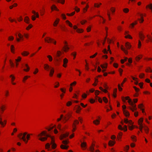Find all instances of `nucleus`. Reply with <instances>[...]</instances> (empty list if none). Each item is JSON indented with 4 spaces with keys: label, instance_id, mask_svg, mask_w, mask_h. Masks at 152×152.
<instances>
[{
    "label": "nucleus",
    "instance_id": "f257e3e1",
    "mask_svg": "<svg viewBox=\"0 0 152 152\" xmlns=\"http://www.w3.org/2000/svg\"><path fill=\"white\" fill-rule=\"evenodd\" d=\"M37 136L38 137L39 139L42 141H44L46 140L48 137H50L51 140L50 144L48 143L45 145L46 148L48 149V150H50V144L52 145L51 147L52 149H55L56 147V145L54 142V138L50 135L47 134L46 132L42 131L41 133L38 134Z\"/></svg>",
    "mask_w": 152,
    "mask_h": 152
},
{
    "label": "nucleus",
    "instance_id": "f03ea898",
    "mask_svg": "<svg viewBox=\"0 0 152 152\" xmlns=\"http://www.w3.org/2000/svg\"><path fill=\"white\" fill-rule=\"evenodd\" d=\"M128 102L129 104L132 106V108L131 107H129L131 110L133 112L134 111V110H137V108L136 107V105L133 104V102L132 101L131 99H128Z\"/></svg>",
    "mask_w": 152,
    "mask_h": 152
},
{
    "label": "nucleus",
    "instance_id": "7ed1b4c3",
    "mask_svg": "<svg viewBox=\"0 0 152 152\" xmlns=\"http://www.w3.org/2000/svg\"><path fill=\"white\" fill-rule=\"evenodd\" d=\"M25 135H24L22 133H20L18 136V137L20 139L22 140L25 142L27 143L28 142V140H26L25 138Z\"/></svg>",
    "mask_w": 152,
    "mask_h": 152
},
{
    "label": "nucleus",
    "instance_id": "20e7f679",
    "mask_svg": "<svg viewBox=\"0 0 152 152\" xmlns=\"http://www.w3.org/2000/svg\"><path fill=\"white\" fill-rule=\"evenodd\" d=\"M99 91H96L95 92V94L96 96V99H98V101L100 103H102V100L101 98L97 96L99 94Z\"/></svg>",
    "mask_w": 152,
    "mask_h": 152
},
{
    "label": "nucleus",
    "instance_id": "39448f33",
    "mask_svg": "<svg viewBox=\"0 0 152 152\" xmlns=\"http://www.w3.org/2000/svg\"><path fill=\"white\" fill-rule=\"evenodd\" d=\"M7 121L6 120H4L3 122L2 121V118L0 117V124L1 125L2 127H4L6 124Z\"/></svg>",
    "mask_w": 152,
    "mask_h": 152
},
{
    "label": "nucleus",
    "instance_id": "423d86ee",
    "mask_svg": "<svg viewBox=\"0 0 152 152\" xmlns=\"http://www.w3.org/2000/svg\"><path fill=\"white\" fill-rule=\"evenodd\" d=\"M73 28L75 29H76V31L77 32L79 33H81L83 31V30L82 29H80L79 28H78L76 26H74Z\"/></svg>",
    "mask_w": 152,
    "mask_h": 152
},
{
    "label": "nucleus",
    "instance_id": "0eeeda50",
    "mask_svg": "<svg viewBox=\"0 0 152 152\" xmlns=\"http://www.w3.org/2000/svg\"><path fill=\"white\" fill-rule=\"evenodd\" d=\"M69 133H66L65 134L61 135L60 137V139L61 140L63 139L64 138H66L68 137L69 135Z\"/></svg>",
    "mask_w": 152,
    "mask_h": 152
},
{
    "label": "nucleus",
    "instance_id": "6e6552de",
    "mask_svg": "<svg viewBox=\"0 0 152 152\" xmlns=\"http://www.w3.org/2000/svg\"><path fill=\"white\" fill-rule=\"evenodd\" d=\"M124 122L126 124H129V125H132L133 123L131 121H128V119H124Z\"/></svg>",
    "mask_w": 152,
    "mask_h": 152
},
{
    "label": "nucleus",
    "instance_id": "1a4fd4ad",
    "mask_svg": "<svg viewBox=\"0 0 152 152\" xmlns=\"http://www.w3.org/2000/svg\"><path fill=\"white\" fill-rule=\"evenodd\" d=\"M47 38L48 39H46V38L45 39V42L49 43L50 42H51L52 41H53V39H51L49 37H47Z\"/></svg>",
    "mask_w": 152,
    "mask_h": 152
},
{
    "label": "nucleus",
    "instance_id": "9d476101",
    "mask_svg": "<svg viewBox=\"0 0 152 152\" xmlns=\"http://www.w3.org/2000/svg\"><path fill=\"white\" fill-rule=\"evenodd\" d=\"M76 110V112L77 113H79L80 112L81 110V107L79 106H77L75 108Z\"/></svg>",
    "mask_w": 152,
    "mask_h": 152
},
{
    "label": "nucleus",
    "instance_id": "9b49d317",
    "mask_svg": "<svg viewBox=\"0 0 152 152\" xmlns=\"http://www.w3.org/2000/svg\"><path fill=\"white\" fill-rule=\"evenodd\" d=\"M68 62V60L66 58H65L63 60L64 64L63 66L65 67H66V64Z\"/></svg>",
    "mask_w": 152,
    "mask_h": 152
},
{
    "label": "nucleus",
    "instance_id": "f8f14e48",
    "mask_svg": "<svg viewBox=\"0 0 152 152\" xmlns=\"http://www.w3.org/2000/svg\"><path fill=\"white\" fill-rule=\"evenodd\" d=\"M63 49L64 52H66L69 49V48L67 45H66L63 48Z\"/></svg>",
    "mask_w": 152,
    "mask_h": 152
},
{
    "label": "nucleus",
    "instance_id": "ddd939ff",
    "mask_svg": "<svg viewBox=\"0 0 152 152\" xmlns=\"http://www.w3.org/2000/svg\"><path fill=\"white\" fill-rule=\"evenodd\" d=\"M59 19H57L53 23V26H57V25L58 24L59 21Z\"/></svg>",
    "mask_w": 152,
    "mask_h": 152
},
{
    "label": "nucleus",
    "instance_id": "4468645a",
    "mask_svg": "<svg viewBox=\"0 0 152 152\" xmlns=\"http://www.w3.org/2000/svg\"><path fill=\"white\" fill-rule=\"evenodd\" d=\"M123 113H124V114L125 115L126 117L129 116V113L127 110H124Z\"/></svg>",
    "mask_w": 152,
    "mask_h": 152
},
{
    "label": "nucleus",
    "instance_id": "2eb2a0df",
    "mask_svg": "<svg viewBox=\"0 0 152 152\" xmlns=\"http://www.w3.org/2000/svg\"><path fill=\"white\" fill-rule=\"evenodd\" d=\"M54 71L53 68H52L50 70V75L52 77L53 76V74L54 73Z\"/></svg>",
    "mask_w": 152,
    "mask_h": 152
},
{
    "label": "nucleus",
    "instance_id": "dca6fc26",
    "mask_svg": "<svg viewBox=\"0 0 152 152\" xmlns=\"http://www.w3.org/2000/svg\"><path fill=\"white\" fill-rule=\"evenodd\" d=\"M125 45L128 49H129L131 47L130 44L128 42H126Z\"/></svg>",
    "mask_w": 152,
    "mask_h": 152
},
{
    "label": "nucleus",
    "instance_id": "f3484780",
    "mask_svg": "<svg viewBox=\"0 0 152 152\" xmlns=\"http://www.w3.org/2000/svg\"><path fill=\"white\" fill-rule=\"evenodd\" d=\"M5 108V106L4 105H2L0 109L1 110L0 112L1 113H3L4 110Z\"/></svg>",
    "mask_w": 152,
    "mask_h": 152
},
{
    "label": "nucleus",
    "instance_id": "a211bd4d",
    "mask_svg": "<svg viewBox=\"0 0 152 152\" xmlns=\"http://www.w3.org/2000/svg\"><path fill=\"white\" fill-rule=\"evenodd\" d=\"M25 66L26 67L27 69H24L23 70L25 71L28 72L30 69L29 67L27 64H25Z\"/></svg>",
    "mask_w": 152,
    "mask_h": 152
},
{
    "label": "nucleus",
    "instance_id": "6ab92c4d",
    "mask_svg": "<svg viewBox=\"0 0 152 152\" xmlns=\"http://www.w3.org/2000/svg\"><path fill=\"white\" fill-rule=\"evenodd\" d=\"M24 21L26 23H29V18L27 16H26L25 17V19H24Z\"/></svg>",
    "mask_w": 152,
    "mask_h": 152
},
{
    "label": "nucleus",
    "instance_id": "aec40b11",
    "mask_svg": "<svg viewBox=\"0 0 152 152\" xmlns=\"http://www.w3.org/2000/svg\"><path fill=\"white\" fill-rule=\"evenodd\" d=\"M94 144H92V146H91L90 147V151L91 152H94Z\"/></svg>",
    "mask_w": 152,
    "mask_h": 152
},
{
    "label": "nucleus",
    "instance_id": "412c9836",
    "mask_svg": "<svg viewBox=\"0 0 152 152\" xmlns=\"http://www.w3.org/2000/svg\"><path fill=\"white\" fill-rule=\"evenodd\" d=\"M51 9L52 10H55L57 11H58V10L57 8L54 5H53L51 7Z\"/></svg>",
    "mask_w": 152,
    "mask_h": 152
},
{
    "label": "nucleus",
    "instance_id": "4be33fe9",
    "mask_svg": "<svg viewBox=\"0 0 152 152\" xmlns=\"http://www.w3.org/2000/svg\"><path fill=\"white\" fill-rule=\"evenodd\" d=\"M115 142L110 140L109 142V145L110 146H113L115 143Z\"/></svg>",
    "mask_w": 152,
    "mask_h": 152
},
{
    "label": "nucleus",
    "instance_id": "5701e85b",
    "mask_svg": "<svg viewBox=\"0 0 152 152\" xmlns=\"http://www.w3.org/2000/svg\"><path fill=\"white\" fill-rule=\"evenodd\" d=\"M140 15L141 17V19H138V20L140 21V23H142L144 21L143 19V17H142V14H140Z\"/></svg>",
    "mask_w": 152,
    "mask_h": 152
},
{
    "label": "nucleus",
    "instance_id": "b1692460",
    "mask_svg": "<svg viewBox=\"0 0 152 152\" xmlns=\"http://www.w3.org/2000/svg\"><path fill=\"white\" fill-rule=\"evenodd\" d=\"M68 147H69L68 146H65V145H61V148L62 149H67L68 148Z\"/></svg>",
    "mask_w": 152,
    "mask_h": 152
},
{
    "label": "nucleus",
    "instance_id": "393cba45",
    "mask_svg": "<svg viewBox=\"0 0 152 152\" xmlns=\"http://www.w3.org/2000/svg\"><path fill=\"white\" fill-rule=\"evenodd\" d=\"M144 129L145 130L146 133H147L148 131V129L147 127L145 125L144 126Z\"/></svg>",
    "mask_w": 152,
    "mask_h": 152
},
{
    "label": "nucleus",
    "instance_id": "a878e982",
    "mask_svg": "<svg viewBox=\"0 0 152 152\" xmlns=\"http://www.w3.org/2000/svg\"><path fill=\"white\" fill-rule=\"evenodd\" d=\"M121 50H123L126 54H128V52L122 46H121Z\"/></svg>",
    "mask_w": 152,
    "mask_h": 152
},
{
    "label": "nucleus",
    "instance_id": "bb28decb",
    "mask_svg": "<svg viewBox=\"0 0 152 152\" xmlns=\"http://www.w3.org/2000/svg\"><path fill=\"white\" fill-rule=\"evenodd\" d=\"M102 4L101 3H99V4L98 3H95L94 4V6L96 7H99Z\"/></svg>",
    "mask_w": 152,
    "mask_h": 152
},
{
    "label": "nucleus",
    "instance_id": "cd10ccee",
    "mask_svg": "<svg viewBox=\"0 0 152 152\" xmlns=\"http://www.w3.org/2000/svg\"><path fill=\"white\" fill-rule=\"evenodd\" d=\"M140 125V131L142 132V129L144 128V126H143L142 124H139Z\"/></svg>",
    "mask_w": 152,
    "mask_h": 152
},
{
    "label": "nucleus",
    "instance_id": "c85d7f7f",
    "mask_svg": "<svg viewBox=\"0 0 152 152\" xmlns=\"http://www.w3.org/2000/svg\"><path fill=\"white\" fill-rule=\"evenodd\" d=\"M93 123L96 125L99 124V121L98 120H96L93 121Z\"/></svg>",
    "mask_w": 152,
    "mask_h": 152
},
{
    "label": "nucleus",
    "instance_id": "c756f323",
    "mask_svg": "<svg viewBox=\"0 0 152 152\" xmlns=\"http://www.w3.org/2000/svg\"><path fill=\"white\" fill-rule=\"evenodd\" d=\"M61 53L60 51H58L57 52V54H56V56H57V57H59L60 56H61Z\"/></svg>",
    "mask_w": 152,
    "mask_h": 152
},
{
    "label": "nucleus",
    "instance_id": "7c9ffc66",
    "mask_svg": "<svg viewBox=\"0 0 152 152\" xmlns=\"http://www.w3.org/2000/svg\"><path fill=\"white\" fill-rule=\"evenodd\" d=\"M139 36L140 39L142 40H143L144 38V36L141 33H140L139 34Z\"/></svg>",
    "mask_w": 152,
    "mask_h": 152
},
{
    "label": "nucleus",
    "instance_id": "2f4dec72",
    "mask_svg": "<svg viewBox=\"0 0 152 152\" xmlns=\"http://www.w3.org/2000/svg\"><path fill=\"white\" fill-rule=\"evenodd\" d=\"M86 145V142H81V146L82 148L85 147Z\"/></svg>",
    "mask_w": 152,
    "mask_h": 152
},
{
    "label": "nucleus",
    "instance_id": "473e14b6",
    "mask_svg": "<svg viewBox=\"0 0 152 152\" xmlns=\"http://www.w3.org/2000/svg\"><path fill=\"white\" fill-rule=\"evenodd\" d=\"M66 115L67 116V118L66 117H65L64 118V119L66 121H68V120L69 119V118L70 117V115Z\"/></svg>",
    "mask_w": 152,
    "mask_h": 152
},
{
    "label": "nucleus",
    "instance_id": "72a5a7b5",
    "mask_svg": "<svg viewBox=\"0 0 152 152\" xmlns=\"http://www.w3.org/2000/svg\"><path fill=\"white\" fill-rule=\"evenodd\" d=\"M50 68L49 66L47 64H45L44 65V68L47 70Z\"/></svg>",
    "mask_w": 152,
    "mask_h": 152
},
{
    "label": "nucleus",
    "instance_id": "f704fd0d",
    "mask_svg": "<svg viewBox=\"0 0 152 152\" xmlns=\"http://www.w3.org/2000/svg\"><path fill=\"white\" fill-rule=\"evenodd\" d=\"M66 23L69 25V26L70 27H72V24L68 20H67L66 21Z\"/></svg>",
    "mask_w": 152,
    "mask_h": 152
},
{
    "label": "nucleus",
    "instance_id": "c9c22d12",
    "mask_svg": "<svg viewBox=\"0 0 152 152\" xmlns=\"http://www.w3.org/2000/svg\"><path fill=\"white\" fill-rule=\"evenodd\" d=\"M57 1L58 3H60L62 4H64L65 2L64 0H56Z\"/></svg>",
    "mask_w": 152,
    "mask_h": 152
},
{
    "label": "nucleus",
    "instance_id": "e433bc0d",
    "mask_svg": "<svg viewBox=\"0 0 152 152\" xmlns=\"http://www.w3.org/2000/svg\"><path fill=\"white\" fill-rule=\"evenodd\" d=\"M9 95V92L8 91H6L5 92V96L7 97Z\"/></svg>",
    "mask_w": 152,
    "mask_h": 152
},
{
    "label": "nucleus",
    "instance_id": "4c0bfd02",
    "mask_svg": "<svg viewBox=\"0 0 152 152\" xmlns=\"http://www.w3.org/2000/svg\"><path fill=\"white\" fill-rule=\"evenodd\" d=\"M99 89L101 90H102V91H103L104 92V93H107V91L106 90V89H104L102 87H99Z\"/></svg>",
    "mask_w": 152,
    "mask_h": 152
},
{
    "label": "nucleus",
    "instance_id": "58836bf2",
    "mask_svg": "<svg viewBox=\"0 0 152 152\" xmlns=\"http://www.w3.org/2000/svg\"><path fill=\"white\" fill-rule=\"evenodd\" d=\"M28 54L29 53H27V52L26 51H24L23 53H22V55H23V56H27Z\"/></svg>",
    "mask_w": 152,
    "mask_h": 152
},
{
    "label": "nucleus",
    "instance_id": "ea45409f",
    "mask_svg": "<svg viewBox=\"0 0 152 152\" xmlns=\"http://www.w3.org/2000/svg\"><path fill=\"white\" fill-rule=\"evenodd\" d=\"M47 57L49 58V61H52L53 58L51 56L48 55L47 56Z\"/></svg>",
    "mask_w": 152,
    "mask_h": 152
},
{
    "label": "nucleus",
    "instance_id": "a19ab883",
    "mask_svg": "<svg viewBox=\"0 0 152 152\" xmlns=\"http://www.w3.org/2000/svg\"><path fill=\"white\" fill-rule=\"evenodd\" d=\"M142 57V56H140V57L138 56H137L135 58V59L136 61H138Z\"/></svg>",
    "mask_w": 152,
    "mask_h": 152
},
{
    "label": "nucleus",
    "instance_id": "79ce46f5",
    "mask_svg": "<svg viewBox=\"0 0 152 152\" xmlns=\"http://www.w3.org/2000/svg\"><path fill=\"white\" fill-rule=\"evenodd\" d=\"M135 136H133L131 137V138L132 139L133 141H136V139L135 138Z\"/></svg>",
    "mask_w": 152,
    "mask_h": 152
},
{
    "label": "nucleus",
    "instance_id": "37998d69",
    "mask_svg": "<svg viewBox=\"0 0 152 152\" xmlns=\"http://www.w3.org/2000/svg\"><path fill=\"white\" fill-rule=\"evenodd\" d=\"M123 11L125 13H126L129 12V10L128 8H125L123 9Z\"/></svg>",
    "mask_w": 152,
    "mask_h": 152
},
{
    "label": "nucleus",
    "instance_id": "c03bdc74",
    "mask_svg": "<svg viewBox=\"0 0 152 152\" xmlns=\"http://www.w3.org/2000/svg\"><path fill=\"white\" fill-rule=\"evenodd\" d=\"M103 100L106 103H107L108 102L107 99L105 97H103Z\"/></svg>",
    "mask_w": 152,
    "mask_h": 152
},
{
    "label": "nucleus",
    "instance_id": "a18cd8bd",
    "mask_svg": "<svg viewBox=\"0 0 152 152\" xmlns=\"http://www.w3.org/2000/svg\"><path fill=\"white\" fill-rule=\"evenodd\" d=\"M142 106V104H140L138 106V107L139 108H140L141 110H142V112L143 113L144 112V110L143 109H142L141 108V107Z\"/></svg>",
    "mask_w": 152,
    "mask_h": 152
},
{
    "label": "nucleus",
    "instance_id": "49530a36",
    "mask_svg": "<svg viewBox=\"0 0 152 152\" xmlns=\"http://www.w3.org/2000/svg\"><path fill=\"white\" fill-rule=\"evenodd\" d=\"M143 118H141L139 120V121H138L139 124H139H142V123L143 122Z\"/></svg>",
    "mask_w": 152,
    "mask_h": 152
},
{
    "label": "nucleus",
    "instance_id": "de8ad7c7",
    "mask_svg": "<svg viewBox=\"0 0 152 152\" xmlns=\"http://www.w3.org/2000/svg\"><path fill=\"white\" fill-rule=\"evenodd\" d=\"M75 12H72L71 14H69V13H67L66 14L67 15H68V16H72V15H73L75 14Z\"/></svg>",
    "mask_w": 152,
    "mask_h": 152
},
{
    "label": "nucleus",
    "instance_id": "09e8293b",
    "mask_svg": "<svg viewBox=\"0 0 152 152\" xmlns=\"http://www.w3.org/2000/svg\"><path fill=\"white\" fill-rule=\"evenodd\" d=\"M72 102L70 101L68 102L67 103H66V105L67 106H70V105L72 104Z\"/></svg>",
    "mask_w": 152,
    "mask_h": 152
},
{
    "label": "nucleus",
    "instance_id": "8fccbe9b",
    "mask_svg": "<svg viewBox=\"0 0 152 152\" xmlns=\"http://www.w3.org/2000/svg\"><path fill=\"white\" fill-rule=\"evenodd\" d=\"M14 46L12 45H11V52L13 53H14V52L13 51V49H14Z\"/></svg>",
    "mask_w": 152,
    "mask_h": 152
},
{
    "label": "nucleus",
    "instance_id": "3c124183",
    "mask_svg": "<svg viewBox=\"0 0 152 152\" xmlns=\"http://www.w3.org/2000/svg\"><path fill=\"white\" fill-rule=\"evenodd\" d=\"M10 77H11V80L12 81H13L15 79V77L12 75H10Z\"/></svg>",
    "mask_w": 152,
    "mask_h": 152
},
{
    "label": "nucleus",
    "instance_id": "603ef678",
    "mask_svg": "<svg viewBox=\"0 0 152 152\" xmlns=\"http://www.w3.org/2000/svg\"><path fill=\"white\" fill-rule=\"evenodd\" d=\"M18 36L20 39H23V36L20 34H19Z\"/></svg>",
    "mask_w": 152,
    "mask_h": 152
},
{
    "label": "nucleus",
    "instance_id": "864d4df0",
    "mask_svg": "<svg viewBox=\"0 0 152 152\" xmlns=\"http://www.w3.org/2000/svg\"><path fill=\"white\" fill-rule=\"evenodd\" d=\"M101 66L102 69L106 68L107 67V64H105V66H104L102 65H101Z\"/></svg>",
    "mask_w": 152,
    "mask_h": 152
},
{
    "label": "nucleus",
    "instance_id": "5fc2aeb1",
    "mask_svg": "<svg viewBox=\"0 0 152 152\" xmlns=\"http://www.w3.org/2000/svg\"><path fill=\"white\" fill-rule=\"evenodd\" d=\"M133 88L135 89L136 92H138L139 91V89L137 88L136 87L134 86L133 87Z\"/></svg>",
    "mask_w": 152,
    "mask_h": 152
},
{
    "label": "nucleus",
    "instance_id": "6e6d98bb",
    "mask_svg": "<svg viewBox=\"0 0 152 152\" xmlns=\"http://www.w3.org/2000/svg\"><path fill=\"white\" fill-rule=\"evenodd\" d=\"M32 27V25L31 24H29V26L26 28V29L28 30L29 28H31Z\"/></svg>",
    "mask_w": 152,
    "mask_h": 152
},
{
    "label": "nucleus",
    "instance_id": "4d7b16f0",
    "mask_svg": "<svg viewBox=\"0 0 152 152\" xmlns=\"http://www.w3.org/2000/svg\"><path fill=\"white\" fill-rule=\"evenodd\" d=\"M14 39V37L12 36H10L9 37L8 40H12Z\"/></svg>",
    "mask_w": 152,
    "mask_h": 152
},
{
    "label": "nucleus",
    "instance_id": "13d9d810",
    "mask_svg": "<svg viewBox=\"0 0 152 152\" xmlns=\"http://www.w3.org/2000/svg\"><path fill=\"white\" fill-rule=\"evenodd\" d=\"M97 54V53H96L93 55L90 56V58H93L95 57Z\"/></svg>",
    "mask_w": 152,
    "mask_h": 152
},
{
    "label": "nucleus",
    "instance_id": "bf43d9fd",
    "mask_svg": "<svg viewBox=\"0 0 152 152\" xmlns=\"http://www.w3.org/2000/svg\"><path fill=\"white\" fill-rule=\"evenodd\" d=\"M61 17H62V18L64 20H65L66 19V17L65 15L64 14H61Z\"/></svg>",
    "mask_w": 152,
    "mask_h": 152
},
{
    "label": "nucleus",
    "instance_id": "052dcab7",
    "mask_svg": "<svg viewBox=\"0 0 152 152\" xmlns=\"http://www.w3.org/2000/svg\"><path fill=\"white\" fill-rule=\"evenodd\" d=\"M21 58L20 57H18L17 59H15V61L16 62H18L21 60Z\"/></svg>",
    "mask_w": 152,
    "mask_h": 152
},
{
    "label": "nucleus",
    "instance_id": "680f3d73",
    "mask_svg": "<svg viewBox=\"0 0 152 152\" xmlns=\"http://www.w3.org/2000/svg\"><path fill=\"white\" fill-rule=\"evenodd\" d=\"M118 128L121 130H124V128H123L120 125H119L118 126Z\"/></svg>",
    "mask_w": 152,
    "mask_h": 152
},
{
    "label": "nucleus",
    "instance_id": "e2e57ef3",
    "mask_svg": "<svg viewBox=\"0 0 152 152\" xmlns=\"http://www.w3.org/2000/svg\"><path fill=\"white\" fill-rule=\"evenodd\" d=\"M62 143L64 144H66L68 143V141L67 140H63Z\"/></svg>",
    "mask_w": 152,
    "mask_h": 152
},
{
    "label": "nucleus",
    "instance_id": "0e129e2a",
    "mask_svg": "<svg viewBox=\"0 0 152 152\" xmlns=\"http://www.w3.org/2000/svg\"><path fill=\"white\" fill-rule=\"evenodd\" d=\"M144 76V74L143 73H141L139 76L140 77V78H142Z\"/></svg>",
    "mask_w": 152,
    "mask_h": 152
},
{
    "label": "nucleus",
    "instance_id": "69168bd1",
    "mask_svg": "<svg viewBox=\"0 0 152 152\" xmlns=\"http://www.w3.org/2000/svg\"><path fill=\"white\" fill-rule=\"evenodd\" d=\"M29 77H30L29 76H25L23 78V81H24V80H26Z\"/></svg>",
    "mask_w": 152,
    "mask_h": 152
},
{
    "label": "nucleus",
    "instance_id": "338daca9",
    "mask_svg": "<svg viewBox=\"0 0 152 152\" xmlns=\"http://www.w3.org/2000/svg\"><path fill=\"white\" fill-rule=\"evenodd\" d=\"M143 85V83H141L139 84V85L140 86L141 88H142Z\"/></svg>",
    "mask_w": 152,
    "mask_h": 152
},
{
    "label": "nucleus",
    "instance_id": "774afa93",
    "mask_svg": "<svg viewBox=\"0 0 152 152\" xmlns=\"http://www.w3.org/2000/svg\"><path fill=\"white\" fill-rule=\"evenodd\" d=\"M103 52L104 54H106L107 53V51L106 49H104L103 50Z\"/></svg>",
    "mask_w": 152,
    "mask_h": 152
}]
</instances>
